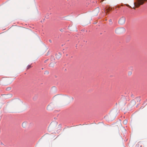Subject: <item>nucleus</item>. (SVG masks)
<instances>
[{"label":"nucleus","mask_w":147,"mask_h":147,"mask_svg":"<svg viewBox=\"0 0 147 147\" xmlns=\"http://www.w3.org/2000/svg\"><path fill=\"white\" fill-rule=\"evenodd\" d=\"M147 0H136L134 3L135 6L136 7H138L140 5H143L144 2Z\"/></svg>","instance_id":"nucleus-1"},{"label":"nucleus","mask_w":147,"mask_h":147,"mask_svg":"<svg viewBox=\"0 0 147 147\" xmlns=\"http://www.w3.org/2000/svg\"><path fill=\"white\" fill-rule=\"evenodd\" d=\"M125 31V29L123 28H116L115 30V32L116 34H121L124 32Z\"/></svg>","instance_id":"nucleus-2"},{"label":"nucleus","mask_w":147,"mask_h":147,"mask_svg":"<svg viewBox=\"0 0 147 147\" xmlns=\"http://www.w3.org/2000/svg\"><path fill=\"white\" fill-rule=\"evenodd\" d=\"M125 18L124 17H122L119 20L118 23L121 24L122 25L125 24Z\"/></svg>","instance_id":"nucleus-3"},{"label":"nucleus","mask_w":147,"mask_h":147,"mask_svg":"<svg viewBox=\"0 0 147 147\" xmlns=\"http://www.w3.org/2000/svg\"><path fill=\"white\" fill-rule=\"evenodd\" d=\"M20 102V100L18 99H15L12 101V104L13 105L17 106L19 105Z\"/></svg>","instance_id":"nucleus-4"},{"label":"nucleus","mask_w":147,"mask_h":147,"mask_svg":"<svg viewBox=\"0 0 147 147\" xmlns=\"http://www.w3.org/2000/svg\"><path fill=\"white\" fill-rule=\"evenodd\" d=\"M55 107L53 103H51L47 106V109L48 110H51L53 109Z\"/></svg>","instance_id":"nucleus-5"},{"label":"nucleus","mask_w":147,"mask_h":147,"mask_svg":"<svg viewBox=\"0 0 147 147\" xmlns=\"http://www.w3.org/2000/svg\"><path fill=\"white\" fill-rule=\"evenodd\" d=\"M27 124V122L26 121L23 122L22 124V126L23 127L25 128Z\"/></svg>","instance_id":"nucleus-6"},{"label":"nucleus","mask_w":147,"mask_h":147,"mask_svg":"<svg viewBox=\"0 0 147 147\" xmlns=\"http://www.w3.org/2000/svg\"><path fill=\"white\" fill-rule=\"evenodd\" d=\"M55 63V62H51L49 66L50 67H53Z\"/></svg>","instance_id":"nucleus-7"},{"label":"nucleus","mask_w":147,"mask_h":147,"mask_svg":"<svg viewBox=\"0 0 147 147\" xmlns=\"http://www.w3.org/2000/svg\"><path fill=\"white\" fill-rule=\"evenodd\" d=\"M127 121L126 119H125L123 121V123L125 125H126L127 124Z\"/></svg>","instance_id":"nucleus-8"},{"label":"nucleus","mask_w":147,"mask_h":147,"mask_svg":"<svg viewBox=\"0 0 147 147\" xmlns=\"http://www.w3.org/2000/svg\"><path fill=\"white\" fill-rule=\"evenodd\" d=\"M31 67V65H29L27 67V69H29Z\"/></svg>","instance_id":"nucleus-9"},{"label":"nucleus","mask_w":147,"mask_h":147,"mask_svg":"<svg viewBox=\"0 0 147 147\" xmlns=\"http://www.w3.org/2000/svg\"><path fill=\"white\" fill-rule=\"evenodd\" d=\"M56 57L57 58H60V56H61V55L60 54V56H59V57H57V56H58V55H56Z\"/></svg>","instance_id":"nucleus-10"},{"label":"nucleus","mask_w":147,"mask_h":147,"mask_svg":"<svg viewBox=\"0 0 147 147\" xmlns=\"http://www.w3.org/2000/svg\"><path fill=\"white\" fill-rule=\"evenodd\" d=\"M49 73V72L47 71H46L45 72V74H48Z\"/></svg>","instance_id":"nucleus-11"},{"label":"nucleus","mask_w":147,"mask_h":147,"mask_svg":"<svg viewBox=\"0 0 147 147\" xmlns=\"http://www.w3.org/2000/svg\"><path fill=\"white\" fill-rule=\"evenodd\" d=\"M57 96H55L54 97V98H57Z\"/></svg>","instance_id":"nucleus-12"},{"label":"nucleus","mask_w":147,"mask_h":147,"mask_svg":"<svg viewBox=\"0 0 147 147\" xmlns=\"http://www.w3.org/2000/svg\"><path fill=\"white\" fill-rule=\"evenodd\" d=\"M49 41L50 42H51V40H49Z\"/></svg>","instance_id":"nucleus-13"},{"label":"nucleus","mask_w":147,"mask_h":147,"mask_svg":"<svg viewBox=\"0 0 147 147\" xmlns=\"http://www.w3.org/2000/svg\"><path fill=\"white\" fill-rule=\"evenodd\" d=\"M9 89H11V88H7V89H9Z\"/></svg>","instance_id":"nucleus-14"},{"label":"nucleus","mask_w":147,"mask_h":147,"mask_svg":"<svg viewBox=\"0 0 147 147\" xmlns=\"http://www.w3.org/2000/svg\"><path fill=\"white\" fill-rule=\"evenodd\" d=\"M109 22H111V20H109Z\"/></svg>","instance_id":"nucleus-15"},{"label":"nucleus","mask_w":147,"mask_h":147,"mask_svg":"<svg viewBox=\"0 0 147 147\" xmlns=\"http://www.w3.org/2000/svg\"><path fill=\"white\" fill-rule=\"evenodd\" d=\"M9 90V88L8 89H7V90Z\"/></svg>","instance_id":"nucleus-16"},{"label":"nucleus","mask_w":147,"mask_h":147,"mask_svg":"<svg viewBox=\"0 0 147 147\" xmlns=\"http://www.w3.org/2000/svg\"><path fill=\"white\" fill-rule=\"evenodd\" d=\"M103 1V0H102L101 1L102 2Z\"/></svg>","instance_id":"nucleus-17"}]
</instances>
